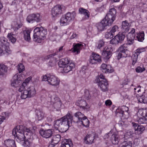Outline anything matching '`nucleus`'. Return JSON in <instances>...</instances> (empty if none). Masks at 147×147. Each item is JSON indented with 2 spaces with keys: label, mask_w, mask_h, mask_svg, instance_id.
<instances>
[{
  "label": "nucleus",
  "mask_w": 147,
  "mask_h": 147,
  "mask_svg": "<svg viewBox=\"0 0 147 147\" xmlns=\"http://www.w3.org/2000/svg\"><path fill=\"white\" fill-rule=\"evenodd\" d=\"M73 120L71 112H68L66 115L54 121V128L57 130L60 127V131L63 133L65 132L69 129Z\"/></svg>",
  "instance_id": "nucleus-1"
},
{
  "label": "nucleus",
  "mask_w": 147,
  "mask_h": 147,
  "mask_svg": "<svg viewBox=\"0 0 147 147\" xmlns=\"http://www.w3.org/2000/svg\"><path fill=\"white\" fill-rule=\"evenodd\" d=\"M34 32L33 40L38 43H41L42 40L45 39L47 34V30L42 26L36 28Z\"/></svg>",
  "instance_id": "nucleus-2"
},
{
  "label": "nucleus",
  "mask_w": 147,
  "mask_h": 147,
  "mask_svg": "<svg viewBox=\"0 0 147 147\" xmlns=\"http://www.w3.org/2000/svg\"><path fill=\"white\" fill-rule=\"evenodd\" d=\"M22 125L17 126L14 128L12 131V134L15 137H16V140L18 143L22 144L23 142L26 138V137L23 134Z\"/></svg>",
  "instance_id": "nucleus-3"
},
{
  "label": "nucleus",
  "mask_w": 147,
  "mask_h": 147,
  "mask_svg": "<svg viewBox=\"0 0 147 147\" xmlns=\"http://www.w3.org/2000/svg\"><path fill=\"white\" fill-rule=\"evenodd\" d=\"M9 46V43L7 38L3 36L0 37V56L6 53H11Z\"/></svg>",
  "instance_id": "nucleus-4"
},
{
  "label": "nucleus",
  "mask_w": 147,
  "mask_h": 147,
  "mask_svg": "<svg viewBox=\"0 0 147 147\" xmlns=\"http://www.w3.org/2000/svg\"><path fill=\"white\" fill-rule=\"evenodd\" d=\"M76 16L74 12L72 13L68 12L64 15H63L60 20V24L61 26L69 25L70 22L73 20Z\"/></svg>",
  "instance_id": "nucleus-5"
},
{
  "label": "nucleus",
  "mask_w": 147,
  "mask_h": 147,
  "mask_svg": "<svg viewBox=\"0 0 147 147\" xmlns=\"http://www.w3.org/2000/svg\"><path fill=\"white\" fill-rule=\"evenodd\" d=\"M74 116L78 119L77 121H74L76 123L80 122L84 126L88 127L89 126V121L84 114L78 111L75 113Z\"/></svg>",
  "instance_id": "nucleus-6"
},
{
  "label": "nucleus",
  "mask_w": 147,
  "mask_h": 147,
  "mask_svg": "<svg viewBox=\"0 0 147 147\" xmlns=\"http://www.w3.org/2000/svg\"><path fill=\"white\" fill-rule=\"evenodd\" d=\"M94 82L98 83L99 87L103 92H106L108 90L109 85L106 79L104 80H100L99 78L96 77Z\"/></svg>",
  "instance_id": "nucleus-7"
},
{
  "label": "nucleus",
  "mask_w": 147,
  "mask_h": 147,
  "mask_svg": "<svg viewBox=\"0 0 147 147\" xmlns=\"http://www.w3.org/2000/svg\"><path fill=\"white\" fill-rule=\"evenodd\" d=\"M116 13V11L115 8L110 9L105 18L112 24L115 19Z\"/></svg>",
  "instance_id": "nucleus-8"
},
{
  "label": "nucleus",
  "mask_w": 147,
  "mask_h": 147,
  "mask_svg": "<svg viewBox=\"0 0 147 147\" xmlns=\"http://www.w3.org/2000/svg\"><path fill=\"white\" fill-rule=\"evenodd\" d=\"M111 25V23L104 18L100 22L97 23L96 26L98 31H102L106 29L107 26H109Z\"/></svg>",
  "instance_id": "nucleus-9"
},
{
  "label": "nucleus",
  "mask_w": 147,
  "mask_h": 147,
  "mask_svg": "<svg viewBox=\"0 0 147 147\" xmlns=\"http://www.w3.org/2000/svg\"><path fill=\"white\" fill-rule=\"evenodd\" d=\"M41 17L39 13H33L28 15L26 20L29 23H33L35 22L38 23L40 22Z\"/></svg>",
  "instance_id": "nucleus-10"
},
{
  "label": "nucleus",
  "mask_w": 147,
  "mask_h": 147,
  "mask_svg": "<svg viewBox=\"0 0 147 147\" xmlns=\"http://www.w3.org/2000/svg\"><path fill=\"white\" fill-rule=\"evenodd\" d=\"M63 7V5H57L53 8L51 10L52 16L54 17H56L61 14Z\"/></svg>",
  "instance_id": "nucleus-11"
},
{
  "label": "nucleus",
  "mask_w": 147,
  "mask_h": 147,
  "mask_svg": "<svg viewBox=\"0 0 147 147\" xmlns=\"http://www.w3.org/2000/svg\"><path fill=\"white\" fill-rule=\"evenodd\" d=\"M100 56L98 54L95 53H92L90 56L89 62L92 64L97 63L98 62H101Z\"/></svg>",
  "instance_id": "nucleus-12"
},
{
  "label": "nucleus",
  "mask_w": 147,
  "mask_h": 147,
  "mask_svg": "<svg viewBox=\"0 0 147 147\" xmlns=\"http://www.w3.org/2000/svg\"><path fill=\"white\" fill-rule=\"evenodd\" d=\"M145 51V48H139L136 50L135 52L133 54L132 56V65H134L136 62L138 57L140 54Z\"/></svg>",
  "instance_id": "nucleus-13"
},
{
  "label": "nucleus",
  "mask_w": 147,
  "mask_h": 147,
  "mask_svg": "<svg viewBox=\"0 0 147 147\" xmlns=\"http://www.w3.org/2000/svg\"><path fill=\"white\" fill-rule=\"evenodd\" d=\"M22 77L20 76H14L12 78L11 85L15 87H18L22 83Z\"/></svg>",
  "instance_id": "nucleus-14"
},
{
  "label": "nucleus",
  "mask_w": 147,
  "mask_h": 147,
  "mask_svg": "<svg viewBox=\"0 0 147 147\" xmlns=\"http://www.w3.org/2000/svg\"><path fill=\"white\" fill-rule=\"evenodd\" d=\"M60 80L56 77L54 76L50 75L49 79L48 80L49 84L53 86L58 85L60 83Z\"/></svg>",
  "instance_id": "nucleus-15"
},
{
  "label": "nucleus",
  "mask_w": 147,
  "mask_h": 147,
  "mask_svg": "<svg viewBox=\"0 0 147 147\" xmlns=\"http://www.w3.org/2000/svg\"><path fill=\"white\" fill-rule=\"evenodd\" d=\"M39 132L43 137L46 138H50L53 134V132L51 129L44 130L43 129H41Z\"/></svg>",
  "instance_id": "nucleus-16"
},
{
  "label": "nucleus",
  "mask_w": 147,
  "mask_h": 147,
  "mask_svg": "<svg viewBox=\"0 0 147 147\" xmlns=\"http://www.w3.org/2000/svg\"><path fill=\"white\" fill-rule=\"evenodd\" d=\"M132 124L134 128L136 133L142 134L145 129V127L144 126L139 125L138 124L134 122H132Z\"/></svg>",
  "instance_id": "nucleus-17"
},
{
  "label": "nucleus",
  "mask_w": 147,
  "mask_h": 147,
  "mask_svg": "<svg viewBox=\"0 0 147 147\" xmlns=\"http://www.w3.org/2000/svg\"><path fill=\"white\" fill-rule=\"evenodd\" d=\"M101 70L103 72L109 73H112L114 71V70L111 66L109 65H107L105 63H103L101 66Z\"/></svg>",
  "instance_id": "nucleus-18"
},
{
  "label": "nucleus",
  "mask_w": 147,
  "mask_h": 147,
  "mask_svg": "<svg viewBox=\"0 0 147 147\" xmlns=\"http://www.w3.org/2000/svg\"><path fill=\"white\" fill-rule=\"evenodd\" d=\"M73 47L71 49L72 52L75 54L77 55L80 53V50H81L83 47V45L81 44L77 43L74 45Z\"/></svg>",
  "instance_id": "nucleus-19"
},
{
  "label": "nucleus",
  "mask_w": 147,
  "mask_h": 147,
  "mask_svg": "<svg viewBox=\"0 0 147 147\" xmlns=\"http://www.w3.org/2000/svg\"><path fill=\"white\" fill-rule=\"evenodd\" d=\"M72 63L70 59L68 58L62 59L59 62V65L60 67H63Z\"/></svg>",
  "instance_id": "nucleus-20"
},
{
  "label": "nucleus",
  "mask_w": 147,
  "mask_h": 147,
  "mask_svg": "<svg viewBox=\"0 0 147 147\" xmlns=\"http://www.w3.org/2000/svg\"><path fill=\"white\" fill-rule=\"evenodd\" d=\"M130 26V24L127 21L125 20L123 21L121 28L123 33H124L128 32Z\"/></svg>",
  "instance_id": "nucleus-21"
},
{
  "label": "nucleus",
  "mask_w": 147,
  "mask_h": 147,
  "mask_svg": "<svg viewBox=\"0 0 147 147\" xmlns=\"http://www.w3.org/2000/svg\"><path fill=\"white\" fill-rule=\"evenodd\" d=\"M94 139V135L93 134H87L84 138L85 143L86 144H92L93 142Z\"/></svg>",
  "instance_id": "nucleus-22"
},
{
  "label": "nucleus",
  "mask_w": 147,
  "mask_h": 147,
  "mask_svg": "<svg viewBox=\"0 0 147 147\" xmlns=\"http://www.w3.org/2000/svg\"><path fill=\"white\" fill-rule=\"evenodd\" d=\"M75 65L74 63H70V64L66 65L63 67H61L63 69L62 70L65 73H68L71 71L73 68L74 67Z\"/></svg>",
  "instance_id": "nucleus-23"
},
{
  "label": "nucleus",
  "mask_w": 147,
  "mask_h": 147,
  "mask_svg": "<svg viewBox=\"0 0 147 147\" xmlns=\"http://www.w3.org/2000/svg\"><path fill=\"white\" fill-rule=\"evenodd\" d=\"M119 141V138L118 134L116 133H114L112 134L111 137V141L113 144H117Z\"/></svg>",
  "instance_id": "nucleus-24"
},
{
  "label": "nucleus",
  "mask_w": 147,
  "mask_h": 147,
  "mask_svg": "<svg viewBox=\"0 0 147 147\" xmlns=\"http://www.w3.org/2000/svg\"><path fill=\"white\" fill-rule=\"evenodd\" d=\"M76 104L78 105H79L80 108H82L83 109H87V103L86 101L84 100H78L76 102Z\"/></svg>",
  "instance_id": "nucleus-25"
},
{
  "label": "nucleus",
  "mask_w": 147,
  "mask_h": 147,
  "mask_svg": "<svg viewBox=\"0 0 147 147\" xmlns=\"http://www.w3.org/2000/svg\"><path fill=\"white\" fill-rule=\"evenodd\" d=\"M26 90L30 98L34 96L36 94V91L34 86L29 87Z\"/></svg>",
  "instance_id": "nucleus-26"
},
{
  "label": "nucleus",
  "mask_w": 147,
  "mask_h": 147,
  "mask_svg": "<svg viewBox=\"0 0 147 147\" xmlns=\"http://www.w3.org/2000/svg\"><path fill=\"white\" fill-rule=\"evenodd\" d=\"M61 147H73V144L69 139H64L62 143Z\"/></svg>",
  "instance_id": "nucleus-27"
},
{
  "label": "nucleus",
  "mask_w": 147,
  "mask_h": 147,
  "mask_svg": "<svg viewBox=\"0 0 147 147\" xmlns=\"http://www.w3.org/2000/svg\"><path fill=\"white\" fill-rule=\"evenodd\" d=\"M30 30H24L22 32V34L23 35V37L25 40L28 42L30 40Z\"/></svg>",
  "instance_id": "nucleus-28"
},
{
  "label": "nucleus",
  "mask_w": 147,
  "mask_h": 147,
  "mask_svg": "<svg viewBox=\"0 0 147 147\" xmlns=\"http://www.w3.org/2000/svg\"><path fill=\"white\" fill-rule=\"evenodd\" d=\"M4 144L6 147H15L16 146L15 141L13 140L8 139L4 141Z\"/></svg>",
  "instance_id": "nucleus-29"
},
{
  "label": "nucleus",
  "mask_w": 147,
  "mask_h": 147,
  "mask_svg": "<svg viewBox=\"0 0 147 147\" xmlns=\"http://www.w3.org/2000/svg\"><path fill=\"white\" fill-rule=\"evenodd\" d=\"M135 40L142 42L144 39V34L143 32L137 33L135 35Z\"/></svg>",
  "instance_id": "nucleus-30"
},
{
  "label": "nucleus",
  "mask_w": 147,
  "mask_h": 147,
  "mask_svg": "<svg viewBox=\"0 0 147 147\" xmlns=\"http://www.w3.org/2000/svg\"><path fill=\"white\" fill-rule=\"evenodd\" d=\"M56 55L55 53H54L52 54H50L47 56L46 59H49L50 58H51L50 61L48 63V65L50 66H53L55 65V61L54 60L53 58H52Z\"/></svg>",
  "instance_id": "nucleus-31"
},
{
  "label": "nucleus",
  "mask_w": 147,
  "mask_h": 147,
  "mask_svg": "<svg viewBox=\"0 0 147 147\" xmlns=\"http://www.w3.org/2000/svg\"><path fill=\"white\" fill-rule=\"evenodd\" d=\"M32 143V140L31 138H28L25 139L21 144L24 147H30Z\"/></svg>",
  "instance_id": "nucleus-32"
},
{
  "label": "nucleus",
  "mask_w": 147,
  "mask_h": 147,
  "mask_svg": "<svg viewBox=\"0 0 147 147\" xmlns=\"http://www.w3.org/2000/svg\"><path fill=\"white\" fill-rule=\"evenodd\" d=\"M79 13L82 14H83L85 16V18L88 19L90 17V13L88 11L83 8H80L79 10Z\"/></svg>",
  "instance_id": "nucleus-33"
},
{
  "label": "nucleus",
  "mask_w": 147,
  "mask_h": 147,
  "mask_svg": "<svg viewBox=\"0 0 147 147\" xmlns=\"http://www.w3.org/2000/svg\"><path fill=\"white\" fill-rule=\"evenodd\" d=\"M36 113V118L39 121L43 119L45 117V113L41 110H37Z\"/></svg>",
  "instance_id": "nucleus-34"
},
{
  "label": "nucleus",
  "mask_w": 147,
  "mask_h": 147,
  "mask_svg": "<svg viewBox=\"0 0 147 147\" xmlns=\"http://www.w3.org/2000/svg\"><path fill=\"white\" fill-rule=\"evenodd\" d=\"M61 138V136L59 134H57L53 137L52 140V143L53 144H51L52 145L53 144H57L60 141Z\"/></svg>",
  "instance_id": "nucleus-35"
},
{
  "label": "nucleus",
  "mask_w": 147,
  "mask_h": 147,
  "mask_svg": "<svg viewBox=\"0 0 147 147\" xmlns=\"http://www.w3.org/2000/svg\"><path fill=\"white\" fill-rule=\"evenodd\" d=\"M111 53L110 50H105V49H104L102 51V55L104 58L106 59H108L111 56Z\"/></svg>",
  "instance_id": "nucleus-36"
},
{
  "label": "nucleus",
  "mask_w": 147,
  "mask_h": 147,
  "mask_svg": "<svg viewBox=\"0 0 147 147\" xmlns=\"http://www.w3.org/2000/svg\"><path fill=\"white\" fill-rule=\"evenodd\" d=\"M137 114L138 115H141L144 117H147V109H139Z\"/></svg>",
  "instance_id": "nucleus-37"
},
{
  "label": "nucleus",
  "mask_w": 147,
  "mask_h": 147,
  "mask_svg": "<svg viewBox=\"0 0 147 147\" xmlns=\"http://www.w3.org/2000/svg\"><path fill=\"white\" fill-rule=\"evenodd\" d=\"M7 69V66L4 64H0V75H2L6 73Z\"/></svg>",
  "instance_id": "nucleus-38"
},
{
  "label": "nucleus",
  "mask_w": 147,
  "mask_h": 147,
  "mask_svg": "<svg viewBox=\"0 0 147 147\" xmlns=\"http://www.w3.org/2000/svg\"><path fill=\"white\" fill-rule=\"evenodd\" d=\"M104 41L102 39L100 40L96 43L95 47L97 49H100L101 48L104 46Z\"/></svg>",
  "instance_id": "nucleus-39"
},
{
  "label": "nucleus",
  "mask_w": 147,
  "mask_h": 147,
  "mask_svg": "<svg viewBox=\"0 0 147 147\" xmlns=\"http://www.w3.org/2000/svg\"><path fill=\"white\" fill-rule=\"evenodd\" d=\"M115 36L119 43H121L125 37V34L123 33H119Z\"/></svg>",
  "instance_id": "nucleus-40"
},
{
  "label": "nucleus",
  "mask_w": 147,
  "mask_h": 147,
  "mask_svg": "<svg viewBox=\"0 0 147 147\" xmlns=\"http://www.w3.org/2000/svg\"><path fill=\"white\" fill-rule=\"evenodd\" d=\"M127 45L126 44H123L118 49V51L123 53H125L127 50Z\"/></svg>",
  "instance_id": "nucleus-41"
},
{
  "label": "nucleus",
  "mask_w": 147,
  "mask_h": 147,
  "mask_svg": "<svg viewBox=\"0 0 147 147\" xmlns=\"http://www.w3.org/2000/svg\"><path fill=\"white\" fill-rule=\"evenodd\" d=\"M132 143L129 140H124L122 143L121 147H131Z\"/></svg>",
  "instance_id": "nucleus-42"
},
{
  "label": "nucleus",
  "mask_w": 147,
  "mask_h": 147,
  "mask_svg": "<svg viewBox=\"0 0 147 147\" xmlns=\"http://www.w3.org/2000/svg\"><path fill=\"white\" fill-rule=\"evenodd\" d=\"M22 26L21 24H18L16 22H13L11 25L12 28L14 31H17Z\"/></svg>",
  "instance_id": "nucleus-43"
},
{
  "label": "nucleus",
  "mask_w": 147,
  "mask_h": 147,
  "mask_svg": "<svg viewBox=\"0 0 147 147\" xmlns=\"http://www.w3.org/2000/svg\"><path fill=\"white\" fill-rule=\"evenodd\" d=\"M14 36V35L11 33H9L7 35L8 38L13 43L16 42V39Z\"/></svg>",
  "instance_id": "nucleus-44"
},
{
  "label": "nucleus",
  "mask_w": 147,
  "mask_h": 147,
  "mask_svg": "<svg viewBox=\"0 0 147 147\" xmlns=\"http://www.w3.org/2000/svg\"><path fill=\"white\" fill-rule=\"evenodd\" d=\"M20 97L22 99H25L26 98H30L26 90H24L22 92Z\"/></svg>",
  "instance_id": "nucleus-45"
},
{
  "label": "nucleus",
  "mask_w": 147,
  "mask_h": 147,
  "mask_svg": "<svg viewBox=\"0 0 147 147\" xmlns=\"http://www.w3.org/2000/svg\"><path fill=\"white\" fill-rule=\"evenodd\" d=\"M138 121L141 124H146L147 123V119L145 117H142L139 118Z\"/></svg>",
  "instance_id": "nucleus-46"
},
{
  "label": "nucleus",
  "mask_w": 147,
  "mask_h": 147,
  "mask_svg": "<svg viewBox=\"0 0 147 147\" xmlns=\"http://www.w3.org/2000/svg\"><path fill=\"white\" fill-rule=\"evenodd\" d=\"M22 129L23 131V134H24L25 136V135L26 136L30 135L31 134L30 130L27 128L23 126Z\"/></svg>",
  "instance_id": "nucleus-47"
},
{
  "label": "nucleus",
  "mask_w": 147,
  "mask_h": 147,
  "mask_svg": "<svg viewBox=\"0 0 147 147\" xmlns=\"http://www.w3.org/2000/svg\"><path fill=\"white\" fill-rule=\"evenodd\" d=\"M84 98L87 100L90 99L91 96L89 91L86 89L84 91Z\"/></svg>",
  "instance_id": "nucleus-48"
},
{
  "label": "nucleus",
  "mask_w": 147,
  "mask_h": 147,
  "mask_svg": "<svg viewBox=\"0 0 147 147\" xmlns=\"http://www.w3.org/2000/svg\"><path fill=\"white\" fill-rule=\"evenodd\" d=\"M116 114L117 116L123 117L124 113L119 107L116 110Z\"/></svg>",
  "instance_id": "nucleus-49"
},
{
  "label": "nucleus",
  "mask_w": 147,
  "mask_h": 147,
  "mask_svg": "<svg viewBox=\"0 0 147 147\" xmlns=\"http://www.w3.org/2000/svg\"><path fill=\"white\" fill-rule=\"evenodd\" d=\"M145 69L144 67L143 66L141 65L140 66L138 67L136 69V71L137 72L141 73L145 71Z\"/></svg>",
  "instance_id": "nucleus-50"
},
{
  "label": "nucleus",
  "mask_w": 147,
  "mask_h": 147,
  "mask_svg": "<svg viewBox=\"0 0 147 147\" xmlns=\"http://www.w3.org/2000/svg\"><path fill=\"white\" fill-rule=\"evenodd\" d=\"M114 34L110 31L106 33L105 37L107 38H111L113 37Z\"/></svg>",
  "instance_id": "nucleus-51"
},
{
  "label": "nucleus",
  "mask_w": 147,
  "mask_h": 147,
  "mask_svg": "<svg viewBox=\"0 0 147 147\" xmlns=\"http://www.w3.org/2000/svg\"><path fill=\"white\" fill-rule=\"evenodd\" d=\"M18 69L19 73H21L25 69L24 66L22 64L20 63L18 65Z\"/></svg>",
  "instance_id": "nucleus-52"
},
{
  "label": "nucleus",
  "mask_w": 147,
  "mask_h": 147,
  "mask_svg": "<svg viewBox=\"0 0 147 147\" xmlns=\"http://www.w3.org/2000/svg\"><path fill=\"white\" fill-rule=\"evenodd\" d=\"M138 101L141 103H146V101L145 99L144 96L143 95L141 96L138 98Z\"/></svg>",
  "instance_id": "nucleus-53"
},
{
  "label": "nucleus",
  "mask_w": 147,
  "mask_h": 147,
  "mask_svg": "<svg viewBox=\"0 0 147 147\" xmlns=\"http://www.w3.org/2000/svg\"><path fill=\"white\" fill-rule=\"evenodd\" d=\"M31 77H29L26 79L22 83V86H26L27 84L31 81Z\"/></svg>",
  "instance_id": "nucleus-54"
},
{
  "label": "nucleus",
  "mask_w": 147,
  "mask_h": 147,
  "mask_svg": "<svg viewBox=\"0 0 147 147\" xmlns=\"http://www.w3.org/2000/svg\"><path fill=\"white\" fill-rule=\"evenodd\" d=\"M119 108L124 113V112H126L128 113L129 109L127 107L125 106H121V107H119Z\"/></svg>",
  "instance_id": "nucleus-55"
},
{
  "label": "nucleus",
  "mask_w": 147,
  "mask_h": 147,
  "mask_svg": "<svg viewBox=\"0 0 147 147\" xmlns=\"http://www.w3.org/2000/svg\"><path fill=\"white\" fill-rule=\"evenodd\" d=\"M119 42L116 36H115L114 38L111 39L110 41V43L113 44H116L119 43Z\"/></svg>",
  "instance_id": "nucleus-56"
},
{
  "label": "nucleus",
  "mask_w": 147,
  "mask_h": 147,
  "mask_svg": "<svg viewBox=\"0 0 147 147\" xmlns=\"http://www.w3.org/2000/svg\"><path fill=\"white\" fill-rule=\"evenodd\" d=\"M119 28L117 26L115 25L113 27L110 31L114 35V33L117 31H118Z\"/></svg>",
  "instance_id": "nucleus-57"
},
{
  "label": "nucleus",
  "mask_w": 147,
  "mask_h": 147,
  "mask_svg": "<svg viewBox=\"0 0 147 147\" xmlns=\"http://www.w3.org/2000/svg\"><path fill=\"white\" fill-rule=\"evenodd\" d=\"M53 105L55 109L57 110L60 107L61 102L59 101H57L54 103Z\"/></svg>",
  "instance_id": "nucleus-58"
},
{
  "label": "nucleus",
  "mask_w": 147,
  "mask_h": 147,
  "mask_svg": "<svg viewBox=\"0 0 147 147\" xmlns=\"http://www.w3.org/2000/svg\"><path fill=\"white\" fill-rule=\"evenodd\" d=\"M132 132L131 131H128L124 135V138H130L132 135Z\"/></svg>",
  "instance_id": "nucleus-59"
},
{
  "label": "nucleus",
  "mask_w": 147,
  "mask_h": 147,
  "mask_svg": "<svg viewBox=\"0 0 147 147\" xmlns=\"http://www.w3.org/2000/svg\"><path fill=\"white\" fill-rule=\"evenodd\" d=\"M135 39V35L131 33H129L127 35V39Z\"/></svg>",
  "instance_id": "nucleus-60"
},
{
  "label": "nucleus",
  "mask_w": 147,
  "mask_h": 147,
  "mask_svg": "<svg viewBox=\"0 0 147 147\" xmlns=\"http://www.w3.org/2000/svg\"><path fill=\"white\" fill-rule=\"evenodd\" d=\"M50 75H45L43 76V78H42V80L44 81H47L48 82V80L49 79V78L50 76Z\"/></svg>",
  "instance_id": "nucleus-61"
},
{
  "label": "nucleus",
  "mask_w": 147,
  "mask_h": 147,
  "mask_svg": "<svg viewBox=\"0 0 147 147\" xmlns=\"http://www.w3.org/2000/svg\"><path fill=\"white\" fill-rule=\"evenodd\" d=\"M127 39V42L129 45H131L134 42V39Z\"/></svg>",
  "instance_id": "nucleus-62"
},
{
  "label": "nucleus",
  "mask_w": 147,
  "mask_h": 147,
  "mask_svg": "<svg viewBox=\"0 0 147 147\" xmlns=\"http://www.w3.org/2000/svg\"><path fill=\"white\" fill-rule=\"evenodd\" d=\"M105 104L106 106H110L112 104V102L110 100H107L105 101Z\"/></svg>",
  "instance_id": "nucleus-63"
},
{
  "label": "nucleus",
  "mask_w": 147,
  "mask_h": 147,
  "mask_svg": "<svg viewBox=\"0 0 147 147\" xmlns=\"http://www.w3.org/2000/svg\"><path fill=\"white\" fill-rule=\"evenodd\" d=\"M112 134V131L111 130L108 133L106 134L104 136V138L105 139H107L110 136L109 135V134Z\"/></svg>",
  "instance_id": "nucleus-64"
}]
</instances>
